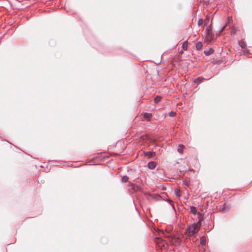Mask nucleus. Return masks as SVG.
Segmentation results:
<instances>
[{"mask_svg":"<svg viewBox=\"0 0 252 252\" xmlns=\"http://www.w3.org/2000/svg\"><path fill=\"white\" fill-rule=\"evenodd\" d=\"M202 43L201 41H198L196 44V48L198 51L201 50L202 48Z\"/></svg>","mask_w":252,"mask_h":252,"instance_id":"6e6552de","label":"nucleus"},{"mask_svg":"<svg viewBox=\"0 0 252 252\" xmlns=\"http://www.w3.org/2000/svg\"><path fill=\"white\" fill-rule=\"evenodd\" d=\"M176 115V113L173 111H171L169 113V115L170 117H174Z\"/></svg>","mask_w":252,"mask_h":252,"instance_id":"6ab92c4d","label":"nucleus"},{"mask_svg":"<svg viewBox=\"0 0 252 252\" xmlns=\"http://www.w3.org/2000/svg\"><path fill=\"white\" fill-rule=\"evenodd\" d=\"M161 100V97L159 95L156 96L154 98V102L155 103H158Z\"/></svg>","mask_w":252,"mask_h":252,"instance_id":"f8f14e48","label":"nucleus"},{"mask_svg":"<svg viewBox=\"0 0 252 252\" xmlns=\"http://www.w3.org/2000/svg\"><path fill=\"white\" fill-rule=\"evenodd\" d=\"M156 166V163L155 161H150L148 163V167L150 169H154Z\"/></svg>","mask_w":252,"mask_h":252,"instance_id":"20e7f679","label":"nucleus"},{"mask_svg":"<svg viewBox=\"0 0 252 252\" xmlns=\"http://www.w3.org/2000/svg\"><path fill=\"white\" fill-rule=\"evenodd\" d=\"M248 53V51L247 50H245L243 51V55H246V54H247Z\"/></svg>","mask_w":252,"mask_h":252,"instance_id":"5701e85b","label":"nucleus"},{"mask_svg":"<svg viewBox=\"0 0 252 252\" xmlns=\"http://www.w3.org/2000/svg\"><path fill=\"white\" fill-rule=\"evenodd\" d=\"M198 216H201V214L200 212H198Z\"/></svg>","mask_w":252,"mask_h":252,"instance_id":"b1692460","label":"nucleus"},{"mask_svg":"<svg viewBox=\"0 0 252 252\" xmlns=\"http://www.w3.org/2000/svg\"><path fill=\"white\" fill-rule=\"evenodd\" d=\"M155 241L156 243L159 245L160 244L164 248H167L168 247L167 243L160 237H156L155 239Z\"/></svg>","mask_w":252,"mask_h":252,"instance_id":"f03ea898","label":"nucleus"},{"mask_svg":"<svg viewBox=\"0 0 252 252\" xmlns=\"http://www.w3.org/2000/svg\"><path fill=\"white\" fill-rule=\"evenodd\" d=\"M214 52V50L213 48H210L209 49V50H205L204 51V53L206 56H209V55L213 54Z\"/></svg>","mask_w":252,"mask_h":252,"instance_id":"423d86ee","label":"nucleus"},{"mask_svg":"<svg viewBox=\"0 0 252 252\" xmlns=\"http://www.w3.org/2000/svg\"><path fill=\"white\" fill-rule=\"evenodd\" d=\"M161 232L162 233V234H163V235L164 237H169L168 233H165L163 232V231H161Z\"/></svg>","mask_w":252,"mask_h":252,"instance_id":"aec40b11","label":"nucleus"},{"mask_svg":"<svg viewBox=\"0 0 252 252\" xmlns=\"http://www.w3.org/2000/svg\"><path fill=\"white\" fill-rule=\"evenodd\" d=\"M190 212L193 215H195L197 214V210L196 207L194 206H191Z\"/></svg>","mask_w":252,"mask_h":252,"instance_id":"9d476101","label":"nucleus"},{"mask_svg":"<svg viewBox=\"0 0 252 252\" xmlns=\"http://www.w3.org/2000/svg\"><path fill=\"white\" fill-rule=\"evenodd\" d=\"M152 117V115L150 113H145L143 115L144 118L148 121H150Z\"/></svg>","mask_w":252,"mask_h":252,"instance_id":"7ed1b4c3","label":"nucleus"},{"mask_svg":"<svg viewBox=\"0 0 252 252\" xmlns=\"http://www.w3.org/2000/svg\"><path fill=\"white\" fill-rule=\"evenodd\" d=\"M226 26H227V25H226V24H225V26H223V27L221 29V30H220V32H223V31L224 30L225 28H226Z\"/></svg>","mask_w":252,"mask_h":252,"instance_id":"412c9836","label":"nucleus"},{"mask_svg":"<svg viewBox=\"0 0 252 252\" xmlns=\"http://www.w3.org/2000/svg\"><path fill=\"white\" fill-rule=\"evenodd\" d=\"M175 193L176 195L178 197H179L181 195L180 191V190H179V189H175Z\"/></svg>","mask_w":252,"mask_h":252,"instance_id":"f3484780","label":"nucleus"},{"mask_svg":"<svg viewBox=\"0 0 252 252\" xmlns=\"http://www.w3.org/2000/svg\"><path fill=\"white\" fill-rule=\"evenodd\" d=\"M122 182H123V183H126L128 181V178L127 176L125 175V176H123L122 177Z\"/></svg>","mask_w":252,"mask_h":252,"instance_id":"2eb2a0df","label":"nucleus"},{"mask_svg":"<svg viewBox=\"0 0 252 252\" xmlns=\"http://www.w3.org/2000/svg\"><path fill=\"white\" fill-rule=\"evenodd\" d=\"M204 80H205L204 78H203L202 77H198L194 79V83H200L202 82Z\"/></svg>","mask_w":252,"mask_h":252,"instance_id":"0eeeda50","label":"nucleus"},{"mask_svg":"<svg viewBox=\"0 0 252 252\" xmlns=\"http://www.w3.org/2000/svg\"><path fill=\"white\" fill-rule=\"evenodd\" d=\"M188 228L189 230V232L191 233L192 235H194L198 232L199 226L195 224H190L189 225Z\"/></svg>","mask_w":252,"mask_h":252,"instance_id":"f257e3e1","label":"nucleus"},{"mask_svg":"<svg viewBox=\"0 0 252 252\" xmlns=\"http://www.w3.org/2000/svg\"><path fill=\"white\" fill-rule=\"evenodd\" d=\"M239 45L243 49L245 48L247 46L246 43L242 40L239 42Z\"/></svg>","mask_w":252,"mask_h":252,"instance_id":"4468645a","label":"nucleus"},{"mask_svg":"<svg viewBox=\"0 0 252 252\" xmlns=\"http://www.w3.org/2000/svg\"><path fill=\"white\" fill-rule=\"evenodd\" d=\"M200 244L204 246L206 245V239L205 237H201L200 238Z\"/></svg>","mask_w":252,"mask_h":252,"instance_id":"ddd939ff","label":"nucleus"},{"mask_svg":"<svg viewBox=\"0 0 252 252\" xmlns=\"http://www.w3.org/2000/svg\"><path fill=\"white\" fill-rule=\"evenodd\" d=\"M144 154L145 156L148 157L149 158H151L152 156L156 155L155 152L151 151L144 152Z\"/></svg>","mask_w":252,"mask_h":252,"instance_id":"39448f33","label":"nucleus"},{"mask_svg":"<svg viewBox=\"0 0 252 252\" xmlns=\"http://www.w3.org/2000/svg\"><path fill=\"white\" fill-rule=\"evenodd\" d=\"M188 42L187 41H185L182 45V48L184 50H187L188 49Z\"/></svg>","mask_w":252,"mask_h":252,"instance_id":"9b49d317","label":"nucleus"},{"mask_svg":"<svg viewBox=\"0 0 252 252\" xmlns=\"http://www.w3.org/2000/svg\"><path fill=\"white\" fill-rule=\"evenodd\" d=\"M203 20L202 18H200L198 21V25L200 26L203 24Z\"/></svg>","mask_w":252,"mask_h":252,"instance_id":"a211bd4d","label":"nucleus"},{"mask_svg":"<svg viewBox=\"0 0 252 252\" xmlns=\"http://www.w3.org/2000/svg\"><path fill=\"white\" fill-rule=\"evenodd\" d=\"M168 202H170V204L172 206V207L174 208L173 207V201H171V200L170 199H168Z\"/></svg>","mask_w":252,"mask_h":252,"instance_id":"4be33fe9","label":"nucleus"},{"mask_svg":"<svg viewBox=\"0 0 252 252\" xmlns=\"http://www.w3.org/2000/svg\"><path fill=\"white\" fill-rule=\"evenodd\" d=\"M211 26H212V24L210 25V28H211ZM207 34H208V36L211 38H212V37L214 36L211 28H210L208 30Z\"/></svg>","mask_w":252,"mask_h":252,"instance_id":"1a4fd4ad","label":"nucleus"},{"mask_svg":"<svg viewBox=\"0 0 252 252\" xmlns=\"http://www.w3.org/2000/svg\"><path fill=\"white\" fill-rule=\"evenodd\" d=\"M184 148V146L183 144L179 145V148L178 149V151L180 153H183V149Z\"/></svg>","mask_w":252,"mask_h":252,"instance_id":"dca6fc26","label":"nucleus"}]
</instances>
